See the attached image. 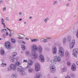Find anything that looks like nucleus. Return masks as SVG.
Returning <instances> with one entry per match:
<instances>
[{"mask_svg": "<svg viewBox=\"0 0 78 78\" xmlns=\"http://www.w3.org/2000/svg\"><path fill=\"white\" fill-rule=\"evenodd\" d=\"M31 48L32 50L33 51H34V52H36L38 50L40 53H41L42 51V46H39L38 48H37L36 45L33 44L32 45Z\"/></svg>", "mask_w": 78, "mask_h": 78, "instance_id": "1", "label": "nucleus"}, {"mask_svg": "<svg viewBox=\"0 0 78 78\" xmlns=\"http://www.w3.org/2000/svg\"><path fill=\"white\" fill-rule=\"evenodd\" d=\"M58 54L61 58L64 57V50L62 47H60L59 48Z\"/></svg>", "mask_w": 78, "mask_h": 78, "instance_id": "2", "label": "nucleus"}, {"mask_svg": "<svg viewBox=\"0 0 78 78\" xmlns=\"http://www.w3.org/2000/svg\"><path fill=\"white\" fill-rule=\"evenodd\" d=\"M17 70L18 72H21V74H22V75H24L25 73V71H24V69L21 66H18Z\"/></svg>", "mask_w": 78, "mask_h": 78, "instance_id": "3", "label": "nucleus"}, {"mask_svg": "<svg viewBox=\"0 0 78 78\" xmlns=\"http://www.w3.org/2000/svg\"><path fill=\"white\" fill-rule=\"evenodd\" d=\"M11 69L13 70H16V67L15 66L14 64H12L10 65V68L9 67H8L7 68V70L8 72L11 71Z\"/></svg>", "mask_w": 78, "mask_h": 78, "instance_id": "4", "label": "nucleus"}, {"mask_svg": "<svg viewBox=\"0 0 78 78\" xmlns=\"http://www.w3.org/2000/svg\"><path fill=\"white\" fill-rule=\"evenodd\" d=\"M41 69V65L39 63H35V70L36 72L39 71Z\"/></svg>", "mask_w": 78, "mask_h": 78, "instance_id": "5", "label": "nucleus"}, {"mask_svg": "<svg viewBox=\"0 0 78 78\" xmlns=\"http://www.w3.org/2000/svg\"><path fill=\"white\" fill-rule=\"evenodd\" d=\"M5 47L6 49L9 50L10 49V47H11V44L9 42H7L5 43Z\"/></svg>", "mask_w": 78, "mask_h": 78, "instance_id": "6", "label": "nucleus"}, {"mask_svg": "<svg viewBox=\"0 0 78 78\" xmlns=\"http://www.w3.org/2000/svg\"><path fill=\"white\" fill-rule=\"evenodd\" d=\"M31 56L33 59H36L38 57V55L37 54H36L34 52H32L31 54Z\"/></svg>", "mask_w": 78, "mask_h": 78, "instance_id": "7", "label": "nucleus"}, {"mask_svg": "<svg viewBox=\"0 0 78 78\" xmlns=\"http://www.w3.org/2000/svg\"><path fill=\"white\" fill-rule=\"evenodd\" d=\"M54 59H55V61L58 62H60L61 61V58L58 56H55L54 57Z\"/></svg>", "mask_w": 78, "mask_h": 78, "instance_id": "8", "label": "nucleus"}, {"mask_svg": "<svg viewBox=\"0 0 78 78\" xmlns=\"http://www.w3.org/2000/svg\"><path fill=\"white\" fill-rule=\"evenodd\" d=\"M39 58H40V60L43 62H44V61H45V59L44 58V57L42 55L40 54L39 55Z\"/></svg>", "mask_w": 78, "mask_h": 78, "instance_id": "9", "label": "nucleus"}, {"mask_svg": "<svg viewBox=\"0 0 78 78\" xmlns=\"http://www.w3.org/2000/svg\"><path fill=\"white\" fill-rule=\"evenodd\" d=\"M75 41L74 39H73L72 41L71 44L70 45V48L72 49L75 45Z\"/></svg>", "mask_w": 78, "mask_h": 78, "instance_id": "10", "label": "nucleus"}, {"mask_svg": "<svg viewBox=\"0 0 78 78\" xmlns=\"http://www.w3.org/2000/svg\"><path fill=\"white\" fill-rule=\"evenodd\" d=\"M52 51L53 54H56L57 53V48L55 46H53L52 48Z\"/></svg>", "mask_w": 78, "mask_h": 78, "instance_id": "11", "label": "nucleus"}, {"mask_svg": "<svg viewBox=\"0 0 78 78\" xmlns=\"http://www.w3.org/2000/svg\"><path fill=\"white\" fill-rule=\"evenodd\" d=\"M33 64V61L32 60H29L28 62V65L27 66V68H28L29 67H30V66H32V65Z\"/></svg>", "mask_w": 78, "mask_h": 78, "instance_id": "12", "label": "nucleus"}, {"mask_svg": "<svg viewBox=\"0 0 78 78\" xmlns=\"http://www.w3.org/2000/svg\"><path fill=\"white\" fill-rule=\"evenodd\" d=\"M10 59L11 61L14 62V61H17L19 59V57H17L16 58H14L12 57H10Z\"/></svg>", "mask_w": 78, "mask_h": 78, "instance_id": "13", "label": "nucleus"}, {"mask_svg": "<svg viewBox=\"0 0 78 78\" xmlns=\"http://www.w3.org/2000/svg\"><path fill=\"white\" fill-rule=\"evenodd\" d=\"M71 69L72 71H76V65L75 64H73L71 67Z\"/></svg>", "mask_w": 78, "mask_h": 78, "instance_id": "14", "label": "nucleus"}, {"mask_svg": "<svg viewBox=\"0 0 78 78\" xmlns=\"http://www.w3.org/2000/svg\"><path fill=\"white\" fill-rule=\"evenodd\" d=\"M41 76V73L39 72L37 73L36 76L34 78H39Z\"/></svg>", "mask_w": 78, "mask_h": 78, "instance_id": "15", "label": "nucleus"}, {"mask_svg": "<svg viewBox=\"0 0 78 78\" xmlns=\"http://www.w3.org/2000/svg\"><path fill=\"white\" fill-rule=\"evenodd\" d=\"M1 23L3 25V27L4 28H6V26H5V20L3 19H2L1 20Z\"/></svg>", "mask_w": 78, "mask_h": 78, "instance_id": "16", "label": "nucleus"}, {"mask_svg": "<svg viewBox=\"0 0 78 78\" xmlns=\"http://www.w3.org/2000/svg\"><path fill=\"white\" fill-rule=\"evenodd\" d=\"M73 53H74V54H78V49L77 48H75L73 50Z\"/></svg>", "mask_w": 78, "mask_h": 78, "instance_id": "17", "label": "nucleus"}, {"mask_svg": "<svg viewBox=\"0 0 78 78\" xmlns=\"http://www.w3.org/2000/svg\"><path fill=\"white\" fill-rule=\"evenodd\" d=\"M55 69V65L53 64H51L50 65V69Z\"/></svg>", "mask_w": 78, "mask_h": 78, "instance_id": "18", "label": "nucleus"}, {"mask_svg": "<svg viewBox=\"0 0 78 78\" xmlns=\"http://www.w3.org/2000/svg\"><path fill=\"white\" fill-rule=\"evenodd\" d=\"M37 41H39V40L38 38H37L32 39L31 40V42H37Z\"/></svg>", "mask_w": 78, "mask_h": 78, "instance_id": "19", "label": "nucleus"}, {"mask_svg": "<svg viewBox=\"0 0 78 78\" xmlns=\"http://www.w3.org/2000/svg\"><path fill=\"white\" fill-rule=\"evenodd\" d=\"M18 35L19 37H22V38L25 37V35L23 34L19 33L18 34Z\"/></svg>", "mask_w": 78, "mask_h": 78, "instance_id": "20", "label": "nucleus"}, {"mask_svg": "<svg viewBox=\"0 0 78 78\" xmlns=\"http://www.w3.org/2000/svg\"><path fill=\"white\" fill-rule=\"evenodd\" d=\"M27 69H28V72H29V73H31L33 72V69L30 68V67H29Z\"/></svg>", "mask_w": 78, "mask_h": 78, "instance_id": "21", "label": "nucleus"}, {"mask_svg": "<svg viewBox=\"0 0 78 78\" xmlns=\"http://www.w3.org/2000/svg\"><path fill=\"white\" fill-rule=\"evenodd\" d=\"M51 72L52 73H54L56 71L55 69H50Z\"/></svg>", "mask_w": 78, "mask_h": 78, "instance_id": "22", "label": "nucleus"}, {"mask_svg": "<svg viewBox=\"0 0 78 78\" xmlns=\"http://www.w3.org/2000/svg\"><path fill=\"white\" fill-rule=\"evenodd\" d=\"M17 77V75L16 73L13 74L12 75V78H16Z\"/></svg>", "mask_w": 78, "mask_h": 78, "instance_id": "23", "label": "nucleus"}, {"mask_svg": "<svg viewBox=\"0 0 78 78\" xmlns=\"http://www.w3.org/2000/svg\"><path fill=\"white\" fill-rule=\"evenodd\" d=\"M21 48H22V50L23 51L25 50V49H26V48L25 47V46L22 45L21 46Z\"/></svg>", "mask_w": 78, "mask_h": 78, "instance_id": "24", "label": "nucleus"}, {"mask_svg": "<svg viewBox=\"0 0 78 78\" xmlns=\"http://www.w3.org/2000/svg\"><path fill=\"white\" fill-rule=\"evenodd\" d=\"M68 41L70 42V41H71V40H72V37L71 36L68 37L67 38Z\"/></svg>", "mask_w": 78, "mask_h": 78, "instance_id": "25", "label": "nucleus"}, {"mask_svg": "<svg viewBox=\"0 0 78 78\" xmlns=\"http://www.w3.org/2000/svg\"><path fill=\"white\" fill-rule=\"evenodd\" d=\"M69 56V53L67 51H66V52L65 56L66 57H68Z\"/></svg>", "mask_w": 78, "mask_h": 78, "instance_id": "26", "label": "nucleus"}, {"mask_svg": "<svg viewBox=\"0 0 78 78\" xmlns=\"http://www.w3.org/2000/svg\"><path fill=\"white\" fill-rule=\"evenodd\" d=\"M0 53L2 55H3L4 54H5V51H4V50L2 49L0 51Z\"/></svg>", "mask_w": 78, "mask_h": 78, "instance_id": "27", "label": "nucleus"}, {"mask_svg": "<svg viewBox=\"0 0 78 78\" xmlns=\"http://www.w3.org/2000/svg\"><path fill=\"white\" fill-rule=\"evenodd\" d=\"M51 63H54V64H56V61L55 59L51 60Z\"/></svg>", "mask_w": 78, "mask_h": 78, "instance_id": "28", "label": "nucleus"}, {"mask_svg": "<svg viewBox=\"0 0 78 78\" xmlns=\"http://www.w3.org/2000/svg\"><path fill=\"white\" fill-rule=\"evenodd\" d=\"M6 30V29H2L1 30V32L3 33H5Z\"/></svg>", "mask_w": 78, "mask_h": 78, "instance_id": "29", "label": "nucleus"}, {"mask_svg": "<svg viewBox=\"0 0 78 78\" xmlns=\"http://www.w3.org/2000/svg\"><path fill=\"white\" fill-rule=\"evenodd\" d=\"M7 66V64L4 63H2L1 64L2 67H6Z\"/></svg>", "mask_w": 78, "mask_h": 78, "instance_id": "30", "label": "nucleus"}, {"mask_svg": "<svg viewBox=\"0 0 78 78\" xmlns=\"http://www.w3.org/2000/svg\"><path fill=\"white\" fill-rule=\"evenodd\" d=\"M20 62H16L15 64V66L16 67V66H18L19 65H20Z\"/></svg>", "mask_w": 78, "mask_h": 78, "instance_id": "31", "label": "nucleus"}, {"mask_svg": "<svg viewBox=\"0 0 78 78\" xmlns=\"http://www.w3.org/2000/svg\"><path fill=\"white\" fill-rule=\"evenodd\" d=\"M12 42L13 44H15L16 42V41L14 39H11Z\"/></svg>", "mask_w": 78, "mask_h": 78, "instance_id": "32", "label": "nucleus"}, {"mask_svg": "<svg viewBox=\"0 0 78 78\" xmlns=\"http://www.w3.org/2000/svg\"><path fill=\"white\" fill-rule=\"evenodd\" d=\"M66 38H64L63 40V43L64 44H66Z\"/></svg>", "mask_w": 78, "mask_h": 78, "instance_id": "33", "label": "nucleus"}, {"mask_svg": "<svg viewBox=\"0 0 78 78\" xmlns=\"http://www.w3.org/2000/svg\"><path fill=\"white\" fill-rule=\"evenodd\" d=\"M67 65L68 66H71V62H70V61H68L67 62Z\"/></svg>", "mask_w": 78, "mask_h": 78, "instance_id": "34", "label": "nucleus"}, {"mask_svg": "<svg viewBox=\"0 0 78 78\" xmlns=\"http://www.w3.org/2000/svg\"><path fill=\"white\" fill-rule=\"evenodd\" d=\"M49 19L48 18V17L46 18V19H45L44 20V23H47V20H48Z\"/></svg>", "mask_w": 78, "mask_h": 78, "instance_id": "35", "label": "nucleus"}, {"mask_svg": "<svg viewBox=\"0 0 78 78\" xmlns=\"http://www.w3.org/2000/svg\"><path fill=\"white\" fill-rule=\"evenodd\" d=\"M26 56H29L30 55V51H26Z\"/></svg>", "mask_w": 78, "mask_h": 78, "instance_id": "36", "label": "nucleus"}, {"mask_svg": "<svg viewBox=\"0 0 78 78\" xmlns=\"http://www.w3.org/2000/svg\"><path fill=\"white\" fill-rule=\"evenodd\" d=\"M62 72H66L67 70L66 69V68H63L62 69Z\"/></svg>", "mask_w": 78, "mask_h": 78, "instance_id": "37", "label": "nucleus"}, {"mask_svg": "<svg viewBox=\"0 0 78 78\" xmlns=\"http://www.w3.org/2000/svg\"><path fill=\"white\" fill-rule=\"evenodd\" d=\"M17 55V53L16 52H13L12 54V56H16Z\"/></svg>", "mask_w": 78, "mask_h": 78, "instance_id": "38", "label": "nucleus"}, {"mask_svg": "<svg viewBox=\"0 0 78 78\" xmlns=\"http://www.w3.org/2000/svg\"><path fill=\"white\" fill-rule=\"evenodd\" d=\"M10 33L12 34V35H13L14 34V32L13 30H11L10 31Z\"/></svg>", "mask_w": 78, "mask_h": 78, "instance_id": "39", "label": "nucleus"}, {"mask_svg": "<svg viewBox=\"0 0 78 78\" xmlns=\"http://www.w3.org/2000/svg\"><path fill=\"white\" fill-rule=\"evenodd\" d=\"M47 41V40H46V39H44V38H41L40 39V41L41 42H44V41Z\"/></svg>", "mask_w": 78, "mask_h": 78, "instance_id": "40", "label": "nucleus"}, {"mask_svg": "<svg viewBox=\"0 0 78 78\" xmlns=\"http://www.w3.org/2000/svg\"><path fill=\"white\" fill-rule=\"evenodd\" d=\"M20 42H22V43L23 44H24V45H25V44H26L25 42V41H21V40H20Z\"/></svg>", "mask_w": 78, "mask_h": 78, "instance_id": "41", "label": "nucleus"}, {"mask_svg": "<svg viewBox=\"0 0 78 78\" xmlns=\"http://www.w3.org/2000/svg\"><path fill=\"white\" fill-rule=\"evenodd\" d=\"M70 75L71 76H73V77L75 76V74L73 73H71Z\"/></svg>", "mask_w": 78, "mask_h": 78, "instance_id": "42", "label": "nucleus"}, {"mask_svg": "<svg viewBox=\"0 0 78 78\" xmlns=\"http://www.w3.org/2000/svg\"><path fill=\"white\" fill-rule=\"evenodd\" d=\"M57 1H55L54 2H53V5H56V3H57Z\"/></svg>", "mask_w": 78, "mask_h": 78, "instance_id": "43", "label": "nucleus"}, {"mask_svg": "<svg viewBox=\"0 0 78 78\" xmlns=\"http://www.w3.org/2000/svg\"><path fill=\"white\" fill-rule=\"evenodd\" d=\"M73 55H74L75 58H77V55H76V54L73 53Z\"/></svg>", "mask_w": 78, "mask_h": 78, "instance_id": "44", "label": "nucleus"}, {"mask_svg": "<svg viewBox=\"0 0 78 78\" xmlns=\"http://www.w3.org/2000/svg\"><path fill=\"white\" fill-rule=\"evenodd\" d=\"M23 62H28V60H24Z\"/></svg>", "mask_w": 78, "mask_h": 78, "instance_id": "45", "label": "nucleus"}, {"mask_svg": "<svg viewBox=\"0 0 78 78\" xmlns=\"http://www.w3.org/2000/svg\"><path fill=\"white\" fill-rule=\"evenodd\" d=\"M19 14L20 16H22V13L20 12H19Z\"/></svg>", "mask_w": 78, "mask_h": 78, "instance_id": "46", "label": "nucleus"}, {"mask_svg": "<svg viewBox=\"0 0 78 78\" xmlns=\"http://www.w3.org/2000/svg\"><path fill=\"white\" fill-rule=\"evenodd\" d=\"M45 50H46V51H48V50H49V48H45Z\"/></svg>", "mask_w": 78, "mask_h": 78, "instance_id": "47", "label": "nucleus"}, {"mask_svg": "<svg viewBox=\"0 0 78 78\" xmlns=\"http://www.w3.org/2000/svg\"><path fill=\"white\" fill-rule=\"evenodd\" d=\"M69 5H70V3H67V4H66V7H67V6H69Z\"/></svg>", "mask_w": 78, "mask_h": 78, "instance_id": "48", "label": "nucleus"}, {"mask_svg": "<svg viewBox=\"0 0 78 78\" xmlns=\"http://www.w3.org/2000/svg\"><path fill=\"white\" fill-rule=\"evenodd\" d=\"M76 37H77L78 38V30H77V33L76 34Z\"/></svg>", "mask_w": 78, "mask_h": 78, "instance_id": "49", "label": "nucleus"}, {"mask_svg": "<svg viewBox=\"0 0 78 78\" xmlns=\"http://www.w3.org/2000/svg\"><path fill=\"white\" fill-rule=\"evenodd\" d=\"M66 78H70V77L69 76H66Z\"/></svg>", "mask_w": 78, "mask_h": 78, "instance_id": "50", "label": "nucleus"}, {"mask_svg": "<svg viewBox=\"0 0 78 78\" xmlns=\"http://www.w3.org/2000/svg\"><path fill=\"white\" fill-rule=\"evenodd\" d=\"M6 7H5L4 8H3V11H5V10H6Z\"/></svg>", "mask_w": 78, "mask_h": 78, "instance_id": "51", "label": "nucleus"}, {"mask_svg": "<svg viewBox=\"0 0 78 78\" xmlns=\"http://www.w3.org/2000/svg\"><path fill=\"white\" fill-rule=\"evenodd\" d=\"M2 3H3V1L1 0V1H0V3L1 4H2Z\"/></svg>", "mask_w": 78, "mask_h": 78, "instance_id": "52", "label": "nucleus"}, {"mask_svg": "<svg viewBox=\"0 0 78 78\" xmlns=\"http://www.w3.org/2000/svg\"><path fill=\"white\" fill-rule=\"evenodd\" d=\"M46 38H47L46 39V40H47V39H51V37H50V38H49V37H46Z\"/></svg>", "mask_w": 78, "mask_h": 78, "instance_id": "53", "label": "nucleus"}, {"mask_svg": "<svg viewBox=\"0 0 78 78\" xmlns=\"http://www.w3.org/2000/svg\"><path fill=\"white\" fill-rule=\"evenodd\" d=\"M6 20H9V18L8 17L6 18Z\"/></svg>", "mask_w": 78, "mask_h": 78, "instance_id": "54", "label": "nucleus"}, {"mask_svg": "<svg viewBox=\"0 0 78 78\" xmlns=\"http://www.w3.org/2000/svg\"><path fill=\"white\" fill-rule=\"evenodd\" d=\"M22 20V19L20 18V19L19 20V21H21V20Z\"/></svg>", "mask_w": 78, "mask_h": 78, "instance_id": "55", "label": "nucleus"}, {"mask_svg": "<svg viewBox=\"0 0 78 78\" xmlns=\"http://www.w3.org/2000/svg\"><path fill=\"white\" fill-rule=\"evenodd\" d=\"M6 36H8V33L7 32H6Z\"/></svg>", "mask_w": 78, "mask_h": 78, "instance_id": "56", "label": "nucleus"}, {"mask_svg": "<svg viewBox=\"0 0 78 78\" xmlns=\"http://www.w3.org/2000/svg\"><path fill=\"white\" fill-rule=\"evenodd\" d=\"M46 41H44V42L45 43V42H48V41L47 40H46Z\"/></svg>", "mask_w": 78, "mask_h": 78, "instance_id": "57", "label": "nucleus"}, {"mask_svg": "<svg viewBox=\"0 0 78 78\" xmlns=\"http://www.w3.org/2000/svg\"><path fill=\"white\" fill-rule=\"evenodd\" d=\"M18 39H22V38H21L20 37H18Z\"/></svg>", "mask_w": 78, "mask_h": 78, "instance_id": "58", "label": "nucleus"}, {"mask_svg": "<svg viewBox=\"0 0 78 78\" xmlns=\"http://www.w3.org/2000/svg\"><path fill=\"white\" fill-rule=\"evenodd\" d=\"M26 39H27V40H29V39L28 38H26Z\"/></svg>", "mask_w": 78, "mask_h": 78, "instance_id": "59", "label": "nucleus"}, {"mask_svg": "<svg viewBox=\"0 0 78 78\" xmlns=\"http://www.w3.org/2000/svg\"><path fill=\"white\" fill-rule=\"evenodd\" d=\"M9 36H10V37H11V34H10Z\"/></svg>", "mask_w": 78, "mask_h": 78, "instance_id": "60", "label": "nucleus"}, {"mask_svg": "<svg viewBox=\"0 0 78 78\" xmlns=\"http://www.w3.org/2000/svg\"><path fill=\"white\" fill-rule=\"evenodd\" d=\"M76 64L78 66V61L77 62H76Z\"/></svg>", "mask_w": 78, "mask_h": 78, "instance_id": "61", "label": "nucleus"}, {"mask_svg": "<svg viewBox=\"0 0 78 78\" xmlns=\"http://www.w3.org/2000/svg\"><path fill=\"white\" fill-rule=\"evenodd\" d=\"M31 18H32V16H30L29 18V19H31Z\"/></svg>", "mask_w": 78, "mask_h": 78, "instance_id": "62", "label": "nucleus"}, {"mask_svg": "<svg viewBox=\"0 0 78 78\" xmlns=\"http://www.w3.org/2000/svg\"><path fill=\"white\" fill-rule=\"evenodd\" d=\"M76 15H74V18H75V17H76Z\"/></svg>", "mask_w": 78, "mask_h": 78, "instance_id": "63", "label": "nucleus"}, {"mask_svg": "<svg viewBox=\"0 0 78 78\" xmlns=\"http://www.w3.org/2000/svg\"><path fill=\"white\" fill-rule=\"evenodd\" d=\"M7 30H9V31L11 30H10V29H9V28H8V29H7Z\"/></svg>", "mask_w": 78, "mask_h": 78, "instance_id": "64", "label": "nucleus"}]
</instances>
